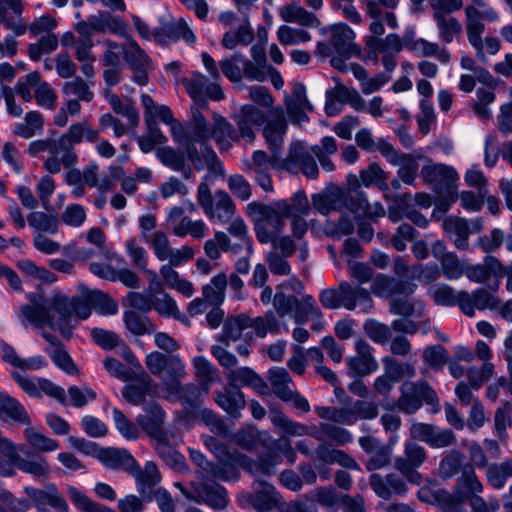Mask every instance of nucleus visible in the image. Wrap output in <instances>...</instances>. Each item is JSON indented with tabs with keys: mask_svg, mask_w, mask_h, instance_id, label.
<instances>
[{
	"mask_svg": "<svg viewBox=\"0 0 512 512\" xmlns=\"http://www.w3.org/2000/svg\"><path fill=\"white\" fill-rule=\"evenodd\" d=\"M27 300L28 304L20 307L25 320L38 329L57 330L66 339L72 336L74 317L84 320L91 314L92 305L82 293L73 298L61 293H55L50 297L29 293Z\"/></svg>",
	"mask_w": 512,
	"mask_h": 512,
	"instance_id": "obj_1",
	"label": "nucleus"
},
{
	"mask_svg": "<svg viewBox=\"0 0 512 512\" xmlns=\"http://www.w3.org/2000/svg\"><path fill=\"white\" fill-rule=\"evenodd\" d=\"M287 130L283 108H275L269 114L263 135L271 152L269 157L263 150H256L251 159L243 160V170L248 173L268 171L270 167L284 170L285 158L281 157L283 136Z\"/></svg>",
	"mask_w": 512,
	"mask_h": 512,
	"instance_id": "obj_2",
	"label": "nucleus"
},
{
	"mask_svg": "<svg viewBox=\"0 0 512 512\" xmlns=\"http://www.w3.org/2000/svg\"><path fill=\"white\" fill-rule=\"evenodd\" d=\"M337 151L336 140L331 136L322 138L320 145H314L310 149L302 143H293L285 158L284 170L291 173L301 171L306 177L315 179L318 177L319 170L313 155L317 157L325 171L332 172L335 165L330 156L335 155Z\"/></svg>",
	"mask_w": 512,
	"mask_h": 512,
	"instance_id": "obj_3",
	"label": "nucleus"
},
{
	"mask_svg": "<svg viewBox=\"0 0 512 512\" xmlns=\"http://www.w3.org/2000/svg\"><path fill=\"white\" fill-rule=\"evenodd\" d=\"M247 208L250 213L258 215H267L271 210L277 211L278 219L290 220L291 236L297 241L304 242L303 238L309 227L305 217L310 212V204L304 191H296L289 200L279 199L270 204L252 202Z\"/></svg>",
	"mask_w": 512,
	"mask_h": 512,
	"instance_id": "obj_4",
	"label": "nucleus"
},
{
	"mask_svg": "<svg viewBox=\"0 0 512 512\" xmlns=\"http://www.w3.org/2000/svg\"><path fill=\"white\" fill-rule=\"evenodd\" d=\"M204 445L219 461L233 460L238 466L244 468L253 476H271L275 474L276 467L281 463V457L276 453H268L259 457L257 461L237 451L230 452L223 443L208 435L202 437Z\"/></svg>",
	"mask_w": 512,
	"mask_h": 512,
	"instance_id": "obj_5",
	"label": "nucleus"
},
{
	"mask_svg": "<svg viewBox=\"0 0 512 512\" xmlns=\"http://www.w3.org/2000/svg\"><path fill=\"white\" fill-rule=\"evenodd\" d=\"M464 14L467 39L476 50L477 57H483V21L497 22L500 19L499 13L486 0H470L464 7Z\"/></svg>",
	"mask_w": 512,
	"mask_h": 512,
	"instance_id": "obj_6",
	"label": "nucleus"
},
{
	"mask_svg": "<svg viewBox=\"0 0 512 512\" xmlns=\"http://www.w3.org/2000/svg\"><path fill=\"white\" fill-rule=\"evenodd\" d=\"M276 213L271 210L267 215H259L262 223L255 227L256 238L261 244L271 243L272 250L279 254L291 257L296 251L297 240L283 233L286 222L278 219Z\"/></svg>",
	"mask_w": 512,
	"mask_h": 512,
	"instance_id": "obj_7",
	"label": "nucleus"
},
{
	"mask_svg": "<svg viewBox=\"0 0 512 512\" xmlns=\"http://www.w3.org/2000/svg\"><path fill=\"white\" fill-rule=\"evenodd\" d=\"M465 456L458 450L449 451L439 463V474L442 478L448 479L461 473L457 480L460 491L467 490L469 493H481L483 485L479 481L474 467L470 463H464Z\"/></svg>",
	"mask_w": 512,
	"mask_h": 512,
	"instance_id": "obj_8",
	"label": "nucleus"
},
{
	"mask_svg": "<svg viewBox=\"0 0 512 512\" xmlns=\"http://www.w3.org/2000/svg\"><path fill=\"white\" fill-rule=\"evenodd\" d=\"M197 201L212 222L226 224L235 216L236 205L231 196L224 190H216L212 194L206 182L198 186Z\"/></svg>",
	"mask_w": 512,
	"mask_h": 512,
	"instance_id": "obj_9",
	"label": "nucleus"
},
{
	"mask_svg": "<svg viewBox=\"0 0 512 512\" xmlns=\"http://www.w3.org/2000/svg\"><path fill=\"white\" fill-rule=\"evenodd\" d=\"M99 137V131L94 129L86 119L71 124L67 131L58 137L64 167L70 169L78 163V156L74 149L76 144H80L83 140L90 143L97 142Z\"/></svg>",
	"mask_w": 512,
	"mask_h": 512,
	"instance_id": "obj_10",
	"label": "nucleus"
},
{
	"mask_svg": "<svg viewBox=\"0 0 512 512\" xmlns=\"http://www.w3.org/2000/svg\"><path fill=\"white\" fill-rule=\"evenodd\" d=\"M145 241L150 245L159 261H168L171 265L181 266L193 259L195 255L193 247L189 245L173 248L168 235L162 230L153 232Z\"/></svg>",
	"mask_w": 512,
	"mask_h": 512,
	"instance_id": "obj_11",
	"label": "nucleus"
},
{
	"mask_svg": "<svg viewBox=\"0 0 512 512\" xmlns=\"http://www.w3.org/2000/svg\"><path fill=\"white\" fill-rule=\"evenodd\" d=\"M378 151L386 160L399 166L397 177L407 185H413L418 176L419 164L410 154L402 153L396 150L389 142L380 140L378 142Z\"/></svg>",
	"mask_w": 512,
	"mask_h": 512,
	"instance_id": "obj_12",
	"label": "nucleus"
},
{
	"mask_svg": "<svg viewBox=\"0 0 512 512\" xmlns=\"http://www.w3.org/2000/svg\"><path fill=\"white\" fill-rule=\"evenodd\" d=\"M355 352V355L345 360L347 375L356 381H361L377 371L378 362L372 354V347L363 339L355 341Z\"/></svg>",
	"mask_w": 512,
	"mask_h": 512,
	"instance_id": "obj_13",
	"label": "nucleus"
},
{
	"mask_svg": "<svg viewBox=\"0 0 512 512\" xmlns=\"http://www.w3.org/2000/svg\"><path fill=\"white\" fill-rule=\"evenodd\" d=\"M326 32L329 34L330 44L338 56L349 59L361 55V46L355 42L356 33L348 24L344 22L332 24L326 28Z\"/></svg>",
	"mask_w": 512,
	"mask_h": 512,
	"instance_id": "obj_14",
	"label": "nucleus"
},
{
	"mask_svg": "<svg viewBox=\"0 0 512 512\" xmlns=\"http://www.w3.org/2000/svg\"><path fill=\"white\" fill-rule=\"evenodd\" d=\"M183 84L194 102L201 106H206L205 98L214 101L224 99V93L218 80L209 81L200 72H193L190 77L183 79Z\"/></svg>",
	"mask_w": 512,
	"mask_h": 512,
	"instance_id": "obj_15",
	"label": "nucleus"
},
{
	"mask_svg": "<svg viewBox=\"0 0 512 512\" xmlns=\"http://www.w3.org/2000/svg\"><path fill=\"white\" fill-rule=\"evenodd\" d=\"M356 188L347 193L341 191L342 206L355 215L369 219L380 218L385 215V209L380 202L369 203L366 194L358 189L359 180L355 178Z\"/></svg>",
	"mask_w": 512,
	"mask_h": 512,
	"instance_id": "obj_16",
	"label": "nucleus"
},
{
	"mask_svg": "<svg viewBox=\"0 0 512 512\" xmlns=\"http://www.w3.org/2000/svg\"><path fill=\"white\" fill-rule=\"evenodd\" d=\"M420 174L437 194L443 191H455L459 181L457 171L446 164L429 163L422 167Z\"/></svg>",
	"mask_w": 512,
	"mask_h": 512,
	"instance_id": "obj_17",
	"label": "nucleus"
},
{
	"mask_svg": "<svg viewBox=\"0 0 512 512\" xmlns=\"http://www.w3.org/2000/svg\"><path fill=\"white\" fill-rule=\"evenodd\" d=\"M193 494L189 500L207 505L213 509H225L228 504L227 490L217 483L192 482Z\"/></svg>",
	"mask_w": 512,
	"mask_h": 512,
	"instance_id": "obj_18",
	"label": "nucleus"
},
{
	"mask_svg": "<svg viewBox=\"0 0 512 512\" xmlns=\"http://www.w3.org/2000/svg\"><path fill=\"white\" fill-rule=\"evenodd\" d=\"M43 152H48L49 157L44 161V169L57 174L61 171L64 162L62 161V150L59 147V138L48 137L32 141L28 146V153L32 157H37Z\"/></svg>",
	"mask_w": 512,
	"mask_h": 512,
	"instance_id": "obj_19",
	"label": "nucleus"
},
{
	"mask_svg": "<svg viewBox=\"0 0 512 512\" xmlns=\"http://www.w3.org/2000/svg\"><path fill=\"white\" fill-rule=\"evenodd\" d=\"M24 491L32 500L34 507H50L57 512L69 511L67 501L54 484H47L42 489L28 486Z\"/></svg>",
	"mask_w": 512,
	"mask_h": 512,
	"instance_id": "obj_20",
	"label": "nucleus"
},
{
	"mask_svg": "<svg viewBox=\"0 0 512 512\" xmlns=\"http://www.w3.org/2000/svg\"><path fill=\"white\" fill-rule=\"evenodd\" d=\"M422 399L438 406V397L429 386H403L398 399V408L407 414L415 413L422 406Z\"/></svg>",
	"mask_w": 512,
	"mask_h": 512,
	"instance_id": "obj_21",
	"label": "nucleus"
},
{
	"mask_svg": "<svg viewBox=\"0 0 512 512\" xmlns=\"http://www.w3.org/2000/svg\"><path fill=\"white\" fill-rule=\"evenodd\" d=\"M416 289V285L408 282L389 277L384 274L376 275L370 286L371 292L380 298H393L397 295H412Z\"/></svg>",
	"mask_w": 512,
	"mask_h": 512,
	"instance_id": "obj_22",
	"label": "nucleus"
},
{
	"mask_svg": "<svg viewBox=\"0 0 512 512\" xmlns=\"http://www.w3.org/2000/svg\"><path fill=\"white\" fill-rule=\"evenodd\" d=\"M275 108L276 107H274V109ZM272 110L273 108L265 113L253 105L242 106L237 119V126L241 138L245 139L248 143H252L255 139V133L252 127L257 126L264 128L268 124L269 114Z\"/></svg>",
	"mask_w": 512,
	"mask_h": 512,
	"instance_id": "obj_23",
	"label": "nucleus"
},
{
	"mask_svg": "<svg viewBox=\"0 0 512 512\" xmlns=\"http://www.w3.org/2000/svg\"><path fill=\"white\" fill-rule=\"evenodd\" d=\"M153 38L156 42L165 45L170 42H176L180 39L188 44L196 41V36L184 19H178L166 23L154 30Z\"/></svg>",
	"mask_w": 512,
	"mask_h": 512,
	"instance_id": "obj_24",
	"label": "nucleus"
},
{
	"mask_svg": "<svg viewBox=\"0 0 512 512\" xmlns=\"http://www.w3.org/2000/svg\"><path fill=\"white\" fill-rule=\"evenodd\" d=\"M252 490L248 500L256 511L269 512L277 506L279 494L272 484L256 479L252 484Z\"/></svg>",
	"mask_w": 512,
	"mask_h": 512,
	"instance_id": "obj_25",
	"label": "nucleus"
},
{
	"mask_svg": "<svg viewBox=\"0 0 512 512\" xmlns=\"http://www.w3.org/2000/svg\"><path fill=\"white\" fill-rule=\"evenodd\" d=\"M145 414H140L136 417L138 425L150 436L158 441L165 439V431L163 423L165 413L162 408L156 403H148L145 405Z\"/></svg>",
	"mask_w": 512,
	"mask_h": 512,
	"instance_id": "obj_26",
	"label": "nucleus"
},
{
	"mask_svg": "<svg viewBox=\"0 0 512 512\" xmlns=\"http://www.w3.org/2000/svg\"><path fill=\"white\" fill-rule=\"evenodd\" d=\"M161 394L170 402H179L186 408L199 405L200 398L208 394V386H162Z\"/></svg>",
	"mask_w": 512,
	"mask_h": 512,
	"instance_id": "obj_27",
	"label": "nucleus"
},
{
	"mask_svg": "<svg viewBox=\"0 0 512 512\" xmlns=\"http://www.w3.org/2000/svg\"><path fill=\"white\" fill-rule=\"evenodd\" d=\"M23 10L22 0H0V21L16 36L23 35L27 31V24L22 18Z\"/></svg>",
	"mask_w": 512,
	"mask_h": 512,
	"instance_id": "obj_28",
	"label": "nucleus"
},
{
	"mask_svg": "<svg viewBox=\"0 0 512 512\" xmlns=\"http://www.w3.org/2000/svg\"><path fill=\"white\" fill-rule=\"evenodd\" d=\"M96 458L108 469L124 470L127 473L135 470V458L123 448L100 447Z\"/></svg>",
	"mask_w": 512,
	"mask_h": 512,
	"instance_id": "obj_29",
	"label": "nucleus"
},
{
	"mask_svg": "<svg viewBox=\"0 0 512 512\" xmlns=\"http://www.w3.org/2000/svg\"><path fill=\"white\" fill-rule=\"evenodd\" d=\"M136 480L139 494L150 499L153 488L160 482V472L154 462H147L143 469L135 461V470L129 472Z\"/></svg>",
	"mask_w": 512,
	"mask_h": 512,
	"instance_id": "obj_30",
	"label": "nucleus"
},
{
	"mask_svg": "<svg viewBox=\"0 0 512 512\" xmlns=\"http://www.w3.org/2000/svg\"><path fill=\"white\" fill-rule=\"evenodd\" d=\"M370 485L376 495L383 499H389L392 493L404 495L407 491L406 483L396 474H388L386 476L372 474Z\"/></svg>",
	"mask_w": 512,
	"mask_h": 512,
	"instance_id": "obj_31",
	"label": "nucleus"
},
{
	"mask_svg": "<svg viewBox=\"0 0 512 512\" xmlns=\"http://www.w3.org/2000/svg\"><path fill=\"white\" fill-rule=\"evenodd\" d=\"M382 364L383 374L376 378L374 384L406 381L415 375V369L411 364L399 363L392 357H384Z\"/></svg>",
	"mask_w": 512,
	"mask_h": 512,
	"instance_id": "obj_32",
	"label": "nucleus"
},
{
	"mask_svg": "<svg viewBox=\"0 0 512 512\" xmlns=\"http://www.w3.org/2000/svg\"><path fill=\"white\" fill-rule=\"evenodd\" d=\"M247 328L253 332L245 333V339L251 340L253 335L265 338L268 333L278 335L281 332V323L272 311L266 312L263 316L252 318L246 314Z\"/></svg>",
	"mask_w": 512,
	"mask_h": 512,
	"instance_id": "obj_33",
	"label": "nucleus"
},
{
	"mask_svg": "<svg viewBox=\"0 0 512 512\" xmlns=\"http://www.w3.org/2000/svg\"><path fill=\"white\" fill-rule=\"evenodd\" d=\"M287 113L296 122L302 123L308 120L306 111H312L313 106L308 101L304 85L298 83L294 85L292 95L285 101Z\"/></svg>",
	"mask_w": 512,
	"mask_h": 512,
	"instance_id": "obj_34",
	"label": "nucleus"
},
{
	"mask_svg": "<svg viewBox=\"0 0 512 512\" xmlns=\"http://www.w3.org/2000/svg\"><path fill=\"white\" fill-rule=\"evenodd\" d=\"M342 305L343 308L353 311L360 305L363 311L372 307L370 292L360 286H352L348 281H342Z\"/></svg>",
	"mask_w": 512,
	"mask_h": 512,
	"instance_id": "obj_35",
	"label": "nucleus"
},
{
	"mask_svg": "<svg viewBox=\"0 0 512 512\" xmlns=\"http://www.w3.org/2000/svg\"><path fill=\"white\" fill-rule=\"evenodd\" d=\"M168 126L174 141L185 146L187 158L193 164L194 168L196 170H202L204 168V162L196 146L191 140L190 133L188 134L186 132L183 125L177 119H175Z\"/></svg>",
	"mask_w": 512,
	"mask_h": 512,
	"instance_id": "obj_36",
	"label": "nucleus"
},
{
	"mask_svg": "<svg viewBox=\"0 0 512 512\" xmlns=\"http://www.w3.org/2000/svg\"><path fill=\"white\" fill-rule=\"evenodd\" d=\"M215 401L232 417H239L240 410L246 404L239 386H225L223 391L216 392Z\"/></svg>",
	"mask_w": 512,
	"mask_h": 512,
	"instance_id": "obj_37",
	"label": "nucleus"
},
{
	"mask_svg": "<svg viewBox=\"0 0 512 512\" xmlns=\"http://www.w3.org/2000/svg\"><path fill=\"white\" fill-rule=\"evenodd\" d=\"M281 19L288 23H296L308 28H318L320 19L312 12L297 4H287L279 11Z\"/></svg>",
	"mask_w": 512,
	"mask_h": 512,
	"instance_id": "obj_38",
	"label": "nucleus"
},
{
	"mask_svg": "<svg viewBox=\"0 0 512 512\" xmlns=\"http://www.w3.org/2000/svg\"><path fill=\"white\" fill-rule=\"evenodd\" d=\"M23 437L27 445L39 455L40 453L54 452L59 448L57 440L42 433L38 428L33 427L31 422L25 425Z\"/></svg>",
	"mask_w": 512,
	"mask_h": 512,
	"instance_id": "obj_39",
	"label": "nucleus"
},
{
	"mask_svg": "<svg viewBox=\"0 0 512 512\" xmlns=\"http://www.w3.org/2000/svg\"><path fill=\"white\" fill-rule=\"evenodd\" d=\"M246 314L228 317L224 323L221 332L217 335V340L229 346L231 343L245 338L244 331L247 330Z\"/></svg>",
	"mask_w": 512,
	"mask_h": 512,
	"instance_id": "obj_40",
	"label": "nucleus"
},
{
	"mask_svg": "<svg viewBox=\"0 0 512 512\" xmlns=\"http://www.w3.org/2000/svg\"><path fill=\"white\" fill-rule=\"evenodd\" d=\"M79 291L88 301H90L92 308L101 315L110 316L118 312V304L108 294L100 290H91L85 285H79Z\"/></svg>",
	"mask_w": 512,
	"mask_h": 512,
	"instance_id": "obj_41",
	"label": "nucleus"
},
{
	"mask_svg": "<svg viewBox=\"0 0 512 512\" xmlns=\"http://www.w3.org/2000/svg\"><path fill=\"white\" fill-rule=\"evenodd\" d=\"M442 227L449 237H455L454 245L459 250L468 248L470 228L468 222L459 217L450 216L443 220Z\"/></svg>",
	"mask_w": 512,
	"mask_h": 512,
	"instance_id": "obj_42",
	"label": "nucleus"
},
{
	"mask_svg": "<svg viewBox=\"0 0 512 512\" xmlns=\"http://www.w3.org/2000/svg\"><path fill=\"white\" fill-rule=\"evenodd\" d=\"M190 136L193 143H199L202 148V160L205 165H212L216 160L217 156L215 152L208 147V141L212 137V128H210L208 122L201 124H191Z\"/></svg>",
	"mask_w": 512,
	"mask_h": 512,
	"instance_id": "obj_43",
	"label": "nucleus"
},
{
	"mask_svg": "<svg viewBox=\"0 0 512 512\" xmlns=\"http://www.w3.org/2000/svg\"><path fill=\"white\" fill-rule=\"evenodd\" d=\"M203 249L208 258L211 260H217L221 255V251L231 252L233 254L240 253L242 251V245H232L231 239L226 233L223 231H216L213 239L206 240Z\"/></svg>",
	"mask_w": 512,
	"mask_h": 512,
	"instance_id": "obj_44",
	"label": "nucleus"
},
{
	"mask_svg": "<svg viewBox=\"0 0 512 512\" xmlns=\"http://www.w3.org/2000/svg\"><path fill=\"white\" fill-rule=\"evenodd\" d=\"M250 55L252 60L247 59L246 74L250 81L263 82L266 79L265 70L267 64L266 52L263 45L256 44L251 47Z\"/></svg>",
	"mask_w": 512,
	"mask_h": 512,
	"instance_id": "obj_45",
	"label": "nucleus"
},
{
	"mask_svg": "<svg viewBox=\"0 0 512 512\" xmlns=\"http://www.w3.org/2000/svg\"><path fill=\"white\" fill-rule=\"evenodd\" d=\"M170 262L163 264L159 269V274L163 284L169 289L176 290L185 297L189 298L194 294V287L191 282L182 278L180 274L173 268Z\"/></svg>",
	"mask_w": 512,
	"mask_h": 512,
	"instance_id": "obj_46",
	"label": "nucleus"
},
{
	"mask_svg": "<svg viewBox=\"0 0 512 512\" xmlns=\"http://www.w3.org/2000/svg\"><path fill=\"white\" fill-rule=\"evenodd\" d=\"M212 137L221 150H228L233 142L241 138L240 131L237 132L231 123L224 117L217 116L214 118L212 127Z\"/></svg>",
	"mask_w": 512,
	"mask_h": 512,
	"instance_id": "obj_47",
	"label": "nucleus"
},
{
	"mask_svg": "<svg viewBox=\"0 0 512 512\" xmlns=\"http://www.w3.org/2000/svg\"><path fill=\"white\" fill-rule=\"evenodd\" d=\"M407 49L419 57H435L443 64L450 61L449 52L438 43L427 41L423 38L407 41Z\"/></svg>",
	"mask_w": 512,
	"mask_h": 512,
	"instance_id": "obj_48",
	"label": "nucleus"
},
{
	"mask_svg": "<svg viewBox=\"0 0 512 512\" xmlns=\"http://www.w3.org/2000/svg\"><path fill=\"white\" fill-rule=\"evenodd\" d=\"M474 494L467 492V490L460 491L457 488L456 494L453 495L444 489L438 488L432 493V496L435 503L446 512H463L464 501Z\"/></svg>",
	"mask_w": 512,
	"mask_h": 512,
	"instance_id": "obj_49",
	"label": "nucleus"
},
{
	"mask_svg": "<svg viewBox=\"0 0 512 512\" xmlns=\"http://www.w3.org/2000/svg\"><path fill=\"white\" fill-rule=\"evenodd\" d=\"M246 63L247 58L244 55L234 53L233 55L220 60L219 66L222 73L228 80L240 83L244 78L247 79Z\"/></svg>",
	"mask_w": 512,
	"mask_h": 512,
	"instance_id": "obj_50",
	"label": "nucleus"
},
{
	"mask_svg": "<svg viewBox=\"0 0 512 512\" xmlns=\"http://www.w3.org/2000/svg\"><path fill=\"white\" fill-rule=\"evenodd\" d=\"M93 86V81H86L80 76H75L63 83L61 91L65 97L76 98L83 102H91L94 99Z\"/></svg>",
	"mask_w": 512,
	"mask_h": 512,
	"instance_id": "obj_51",
	"label": "nucleus"
},
{
	"mask_svg": "<svg viewBox=\"0 0 512 512\" xmlns=\"http://www.w3.org/2000/svg\"><path fill=\"white\" fill-rule=\"evenodd\" d=\"M122 55L131 69L152 66L151 58L132 37L122 45Z\"/></svg>",
	"mask_w": 512,
	"mask_h": 512,
	"instance_id": "obj_52",
	"label": "nucleus"
},
{
	"mask_svg": "<svg viewBox=\"0 0 512 512\" xmlns=\"http://www.w3.org/2000/svg\"><path fill=\"white\" fill-rule=\"evenodd\" d=\"M366 46L370 53L397 55L403 48V42L398 34L390 33L384 38H367Z\"/></svg>",
	"mask_w": 512,
	"mask_h": 512,
	"instance_id": "obj_53",
	"label": "nucleus"
},
{
	"mask_svg": "<svg viewBox=\"0 0 512 512\" xmlns=\"http://www.w3.org/2000/svg\"><path fill=\"white\" fill-rule=\"evenodd\" d=\"M322 316L315 299L311 295H304L297 300V306L292 318L298 324H305L309 320L320 319Z\"/></svg>",
	"mask_w": 512,
	"mask_h": 512,
	"instance_id": "obj_54",
	"label": "nucleus"
},
{
	"mask_svg": "<svg viewBox=\"0 0 512 512\" xmlns=\"http://www.w3.org/2000/svg\"><path fill=\"white\" fill-rule=\"evenodd\" d=\"M0 417L2 419H11L23 425L30 423L31 420L24 407L7 394L1 397Z\"/></svg>",
	"mask_w": 512,
	"mask_h": 512,
	"instance_id": "obj_55",
	"label": "nucleus"
},
{
	"mask_svg": "<svg viewBox=\"0 0 512 512\" xmlns=\"http://www.w3.org/2000/svg\"><path fill=\"white\" fill-rule=\"evenodd\" d=\"M15 465L22 472L28 473L34 477L45 478L50 472L47 460L39 454H33L27 458H21L19 456Z\"/></svg>",
	"mask_w": 512,
	"mask_h": 512,
	"instance_id": "obj_56",
	"label": "nucleus"
},
{
	"mask_svg": "<svg viewBox=\"0 0 512 512\" xmlns=\"http://www.w3.org/2000/svg\"><path fill=\"white\" fill-rule=\"evenodd\" d=\"M209 228L203 220H193L191 217H185L178 227H175L172 233L177 237L191 236L193 239L201 240L208 234Z\"/></svg>",
	"mask_w": 512,
	"mask_h": 512,
	"instance_id": "obj_57",
	"label": "nucleus"
},
{
	"mask_svg": "<svg viewBox=\"0 0 512 512\" xmlns=\"http://www.w3.org/2000/svg\"><path fill=\"white\" fill-rule=\"evenodd\" d=\"M157 386H123L122 397L132 405H145L154 402Z\"/></svg>",
	"mask_w": 512,
	"mask_h": 512,
	"instance_id": "obj_58",
	"label": "nucleus"
},
{
	"mask_svg": "<svg viewBox=\"0 0 512 512\" xmlns=\"http://www.w3.org/2000/svg\"><path fill=\"white\" fill-rule=\"evenodd\" d=\"M226 287L227 276L225 273H219L211 279L209 284L203 287V297L211 305L221 304L224 300Z\"/></svg>",
	"mask_w": 512,
	"mask_h": 512,
	"instance_id": "obj_59",
	"label": "nucleus"
},
{
	"mask_svg": "<svg viewBox=\"0 0 512 512\" xmlns=\"http://www.w3.org/2000/svg\"><path fill=\"white\" fill-rule=\"evenodd\" d=\"M433 19L437 25L439 38L444 43H451L462 32V24L456 17L438 16Z\"/></svg>",
	"mask_w": 512,
	"mask_h": 512,
	"instance_id": "obj_60",
	"label": "nucleus"
},
{
	"mask_svg": "<svg viewBox=\"0 0 512 512\" xmlns=\"http://www.w3.org/2000/svg\"><path fill=\"white\" fill-rule=\"evenodd\" d=\"M236 463L233 460L219 461V463H211L204 478H210L220 481H235L239 477Z\"/></svg>",
	"mask_w": 512,
	"mask_h": 512,
	"instance_id": "obj_61",
	"label": "nucleus"
},
{
	"mask_svg": "<svg viewBox=\"0 0 512 512\" xmlns=\"http://www.w3.org/2000/svg\"><path fill=\"white\" fill-rule=\"evenodd\" d=\"M154 309L160 316L174 319H181V313L175 300L166 292L159 291L153 294V306Z\"/></svg>",
	"mask_w": 512,
	"mask_h": 512,
	"instance_id": "obj_62",
	"label": "nucleus"
},
{
	"mask_svg": "<svg viewBox=\"0 0 512 512\" xmlns=\"http://www.w3.org/2000/svg\"><path fill=\"white\" fill-rule=\"evenodd\" d=\"M486 477L493 488H503L508 478L512 477V459L506 460L500 464L490 465L487 468Z\"/></svg>",
	"mask_w": 512,
	"mask_h": 512,
	"instance_id": "obj_63",
	"label": "nucleus"
},
{
	"mask_svg": "<svg viewBox=\"0 0 512 512\" xmlns=\"http://www.w3.org/2000/svg\"><path fill=\"white\" fill-rule=\"evenodd\" d=\"M42 128V115L37 111H30L25 115L23 123L15 125L14 133L21 138L28 139L39 133Z\"/></svg>",
	"mask_w": 512,
	"mask_h": 512,
	"instance_id": "obj_64",
	"label": "nucleus"
}]
</instances>
